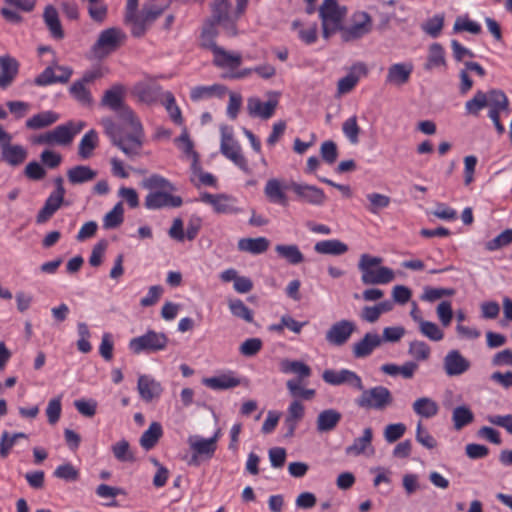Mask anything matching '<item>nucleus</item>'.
I'll return each instance as SVG.
<instances>
[{"label":"nucleus","instance_id":"1","mask_svg":"<svg viewBox=\"0 0 512 512\" xmlns=\"http://www.w3.org/2000/svg\"><path fill=\"white\" fill-rule=\"evenodd\" d=\"M100 107L113 111L120 119L131 127V134L123 137L110 118H103L101 123L105 133L110 137L113 145L118 147L127 157L135 158L140 154L143 146L144 131L140 121L132 110L124 103L123 98H102Z\"/></svg>","mask_w":512,"mask_h":512},{"label":"nucleus","instance_id":"2","mask_svg":"<svg viewBox=\"0 0 512 512\" xmlns=\"http://www.w3.org/2000/svg\"><path fill=\"white\" fill-rule=\"evenodd\" d=\"M248 0H236L233 9L230 0H213L211 14L205 20L201 37H217L223 32L228 37L237 35V21L245 12Z\"/></svg>","mask_w":512,"mask_h":512},{"label":"nucleus","instance_id":"3","mask_svg":"<svg viewBox=\"0 0 512 512\" xmlns=\"http://www.w3.org/2000/svg\"><path fill=\"white\" fill-rule=\"evenodd\" d=\"M216 37H200V45L205 49H209L213 54V64L221 69L228 71L223 74L225 78L240 79L245 77L250 70H242L236 72L242 64V56L239 53L230 52L218 46L215 42Z\"/></svg>","mask_w":512,"mask_h":512},{"label":"nucleus","instance_id":"4","mask_svg":"<svg viewBox=\"0 0 512 512\" xmlns=\"http://www.w3.org/2000/svg\"><path fill=\"white\" fill-rule=\"evenodd\" d=\"M381 257L362 254L358 262L361 272V281L364 285L388 284L395 279L394 271L388 267L380 266Z\"/></svg>","mask_w":512,"mask_h":512},{"label":"nucleus","instance_id":"5","mask_svg":"<svg viewBox=\"0 0 512 512\" xmlns=\"http://www.w3.org/2000/svg\"><path fill=\"white\" fill-rule=\"evenodd\" d=\"M318 12L323 38L329 39L333 33L342 29V23L347 14L345 6H340L336 0H323Z\"/></svg>","mask_w":512,"mask_h":512},{"label":"nucleus","instance_id":"6","mask_svg":"<svg viewBox=\"0 0 512 512\" xmlns=\"http://www.w3.org/2000/svg\"><path fill=\"white\" fill-rule=\"evenodd\" d=\"M85 126L86 123L84 121H69L40 135L37 139V143L68 146L73 142L74 137L79 134Z\"/></svg>","mask_w":512,"mask_h":512},{"label":"nucleus","instance_id":"7","mask_svg":"<svg viewBox=\"0 0 512 512\" xmlns=\"http://www.w3.org/2000/svg\"><path fill=\"white\" fill-rule=\"evenodd\" d=\"M361 394L356 398L355 403L363 409L383 411L393 402L390 390L384 386H375L369 389L363 387Z\"/></svg>","mask_w":512,"mask_h":512},{"label":"nucleus","instance_id":"8","mask_svg":"<svg viewBox=\"0 0 512 512\" xmlns=\"http://www.w3.org/2000/svg\"><path fill=\"white\" fill-rule=\"evenodd\" d=\"M124 32L117 27H111L100 32L97 41L91 48L93 56L103 59L117 50L125 39Z\"/></svg>","mask_w":512,"mask_h":512},{"label":"nucleus","instance_id":"9","mask_svg":"<svg viewBox=\"0 0 512 512\" xmlns=\"http://www.w3.org/2000/svg\"><path fill=\"white\" fill-rule=\"evenodd\" d=\"M168 5L143 4L139 13L128 24L134 37H143L153 23L165 12Z\"/></svg>","mask_w":512,"mask_h":512},{"label":"nucleus","instance_id":"10","mask_svg":"<svg viewBox=\"0 0 512 512\" xmlns=\"http://www.w3.org/2000/svg\"><path fill=\"white\" fill-rule=\"evenodd\" d=\"M167 344L168 338L164 333L149 330L144 335L132 338L129 341V349L134 354L153 353L164 350Z\"/></svg>","mask_w":512,"mask_h":512},{"label":"nucleus","instance_id":"11","mask_svg":"<svg viewBox=\"0 0 512 512\" xmlns=\"http://www.w3.org/2000/svg\"><path fill=\"white\" fill-rule=\"evenodd\" d=\"M221 153L232 162H234L240 169L246 171L247 164L241 153L240 146L234 140L232 129L228 126H221Z\"/></svg>","mask_w":512,"mask_h":512},{"label":"nucleus","instance_id":"12","mask_svg":"<svg viewBox=\"0 0 512 512\" xmlns=\"http://www.w3.org/2000/svg\"><path fill=\"white\" fill-rule=\"evenodd\" d=\"M322 379L327 384L333 386L347 385L354 390L363 389V381L361 377L354 371L349 369L333 370L327 369L322 374Z\"/></svg>","mask_w":512,"mask_h":512},{"label":"nucleus","instance_id":"13","mask_svg":"<svg viewBox=\"0 0 512 512\" xmlns=\"http://www.w3.org/2000/svg\"><path fill=\"white\" fill-rule=\"evenodd\" d=\"M354 23L350 27H344L338 31L341 32V38L344 42L357 40L368 34L372 29V19L367 12L355 13Z\"/></svg>","mask_w":512,"mask_h":512},{"label":"nucleus","instance_id":"14","mask_svg":"<svg viewBox=\"0 0 512 512\" xmlns=\"http://www.w3.org/2000/svg\"><path fill=\"white\" fill-rule=\"evenodd\" d=\"M11 139L6 131L0 133L1 159L10 166H19L25 161L27 151L21 145H12Z\"/></svg>","mask_w":512,"mask_h":512},{"label":"nucleus","instance_id":"15","mask_svg":"<svg viewBox=\"0 0 512 512\" xmlns=\"http://www.w3.org/2000/svg\"><path fill=\"white\" fill-rule=\"evenodd\" d=\"M286 188L293 191L300 201L307 204L321 206L326 201L324 191L313 185L291 182Z\"/></svg>","mask_w":512,"mask_h":512},{"label":"nucleus","instance_id":"16","mask_svg":"<svg viewBox=\"0 0 512 512\" xmlns=\"http://www.w3.org/2000/svg\"><path fill=\"white\" fill-rule=\"evenodd\" d=\"M168 190L153 191L145 197L144 205L147 209L157 210L165 207L177 208L183 203L180 196L169 193Z\"/></svg>","mask_w":512,"mask_h":512},{"label":"nucleus","instance_id":"17","mask_svg":"<svg viewBox=\"0 0 512 512\" xmlns=\"http://www.w3.org/2000/svg\"><path fill=\"white\" fill-rule=\"evenodd\" d=\"M471 367L470 361L460 351L450 350L443 359V369L447 376H460Z\"/></svg>","mask_w":512,"mask_h":512},{"label":"nucleus","instance_id":"18","mask_svg":"<svg viewBox=\"0 0 512 512\" xmlns=\"http://www.w3.org/2000/svg\"><path fill=\"white\" fill-rule=\"evenodd\" d=\"M354 330L355 324L352 321H338L326 332V340L332 345L341 346L348 341Z\"/></svg>","mask_w":512,"mask_h":512},{"label":"nucleus","instance_id":"19","mask_svg":"<svg viewBox=\"0 0 512 512\" xmlns=\"http://www.w3.org/2000/svg\"><path fill=\"white\" fill-rule=\"evenodd\" d=\"M103 75V70L100 67L86 71L79 80L71 85L70 92L75 95L90 96L92 93L91 87L97 80L101 79Z\"/></svg>","mask_w":512,"mask_h":512},{"label":"nucleus","instance_id":"20","mask_svg":"<svg viewBox=\"0 0 512 512\" xmlns=\"http://www.w3.org/2000/svg\"><path fill=\"white\" fill-rule=\"evenodd\" d=\"M72 75V69L65 66L47 67L41 74H39L34 83L39 86H45L52 83L67 82Z\"/></svg>","mask_w":512,"mask_h":512},{"label":"nucleus","instance_id":"21","mask_svg":"<svg viewBox=\"0 0 512 512\" xmlns=\"http://www.w3.org/2000/svg\"><path fill=\"white\" fill-rule=\"evenodd\" d=\"M19 70L18 61L10 55L0 56V87L5 89L13 83Z\"/></svg>","mask_w":512,"mask_h":512},{"label":"nucleus","instance_id":"22","mask_svg":"<svg viewBox=\"0 0 512 512\" xmlns=\"http://www.w3.org/2000/svg\"><path fill=\"white\" fill-rule=\"evenodd\" d=\"M174 143L183 152L184 157L191 160V169L193 173H196L199 170V154L194 150V143L186 128L183 129L179 137L174 139Z\"/></svg>","mask_w":512,"mask_h":512},{"label":"nucleus","instance_id":"23","mask_svg":"<svg viewBox=\"0 0 512 512\" xmlns=\"http://www.w3.org/2000/svg\"><path fill=\"white\" fill-rule=\"evenodd\" d=\"M137 389L140 397L145 402H150L155 398H159L163 391L160 382L148 375L139 376Z\"/></svg>","mask_w":512,"mask_h":512},{"label":"nucleus","instance_id":"24","mask_svg":"<svg viewBox=\"0 0 512 512\" xmlns=\"http://www.w3.org/2000/svg\"><path fill=\"white\" fill-rule=\"evenodd\" d=\"M382 344V338L377 333H366L364 337L353 345V355L356 358H365Z\"/></svg>","mask_w":512,"mask_h":512},{"label":"nucleus","instance_id":"25","mask_svg":"<svg viewBox=\"0 0 512 512\" xmlns=\"http://www.w3.org/2000/svg\"><path fill=\"white\" fill-rule=\"evenodd\" d=\"M367 69L363 63L354 64L348 74L338 81V92L349 93L359 81L360 77L366 75Z\"/></svg>","mask_w":512,"mask_h":512},{"label":"nucleus","instance_id":"26","mask_svg":"<svg viewBox=\"0 0 512 512\" xmlns=\"http://www.w3.org/2000/svg\"><path fill=\"white\" fill-rule=\"evenodd\" d=\"M413 71L411 63H397L388 68L386 82L393 85H403L406 83Z\"/></svg>","mask_w":512,"mask_h":512},{"label":"nucleus","instance_id":"27","mask_svg":"<svg viewBox=\"0 0 512 512\" xmlns=\"http://www.w3.org/2000/svg\"><path fill=\"white\" fill-rule=\"evenodd\" d=\"M43 20L45 25L47 26L50 35L56 40H62L65 36L64 30L62 28L58 11L52 5H48L45 7L43 13Z\"/></svg>","mask_w":512,"mask_h":512},{"label":"nucleus","instance_id":"28","mask_svg":"<svg viewBox=\"0 0 512 512\" xmlns=\"http://www.w3.org/2000/svg\"><path fill=\"white\" fill-rule=\"evenodd\" d=\"M342 415L335 409L321 411L316 420L317 431L320 433L330 432L339 424Z\"/></svg>","mask_w":512,"mask_h":512},{"label":"nucleus","instance_id":"29","mask_svg":"<svg viewBox=\"0 0 512 512\" xmlns=\"http://www.w3.org/2000/svg\"><path fill=\"white\" fill-rule=\"evenodd\" d=\"M303 416L304 406L299 400H294L288 408L287 416L284 421V425L287 428L285 436H293L297 424L303 418Z\"/></svg>","mask_w":512,"mask_h":512},{"label":"nucleus","instance_id":"30","mask_svg":"<svg viewBox=\"0 0 512 512\" xmlns=\"http://www.w3.org/2000/svg\"><path fill=\"white\" fill-rule=\"evenodd\" d=\"M64 197L51 193L46 199L44 206L40 209L36 216V222L43 224L47 222L54 213L61 207Z\"/></svg>","mask_w":512,"mask_h":512},{"label":"nucleus","instance_id":"31","mask_svg":"<svg viewBox=\"0 0 512 512\" xmlns=\"http://www.w3.org/2000/svg\"><path fill=\"white\" fill-rule=\"evenodd\" d=\"M264 194L271 203L282 206L288 205V198L284 193L281 182L276 178H272L266 183Z\"/></svg>","mask_w":512,"mask_h":512},{"label":"nucleus","instance_id":"32","mask_svg":"<svg viewBox=\"0 0 512 512\" xmlns=\"http://www.w3.org/2000/svg\"><path fill=\"white\" fill-rule=\"evenodd\" d=\"M201 201L213 206L217 213H230L233 211V205L231 198L224 194H210L203 193L201 195Z\"/></svg>","mask_w":512,"mask_h":512},{"label":"nucleus","instance_id":"33","mask_svg":"<svg viewBox=\"0 0 512 512\" xmlns=\"http://www.w3.org/2000/svg\"><path fill=\"white\" fill-rule=\"evenodd\" d=\"M219 436V431L211 438L205 439L194 437L189 439L191 449L199 455H206L211 457L216 450V442Z\"/></svg>","mask_w":512,"mask_h":512},{"label":"nucleus","instance_id":"34","mask_svg":"<svg viewBox=\"0 0 512 512\" xmlns=\"http://www.w3.org/2000/svg\"><path fill=\"white\" fill-rule=\"evenodd\" d=\"M372 439L373 430L367 427L363 430L362 436L355 438L353 443L345 448V453L350 456H359L371 446Z\"/></svg>","mask_w":512,"mask_h":512},{"label":"nucleus","instance_id":"35","mask_svg":"<svg viewBox=\"0 0 512 512\" xmlns=\"http://www.w3.org/2000/svg\"><path fill=\"white\" fill-rule=\"evenodd\" d=\"M156 80L145 78L139 81L132 91L134 96H173L170 92L162 93Z\"/></svg>","mask_w":512,"mask_h":512},{"label":"nucleus","instance_id":"36","mask_svg":"<svg viewBox=\"0 0 512 512\" xmlns=\"http://www.w3.org/2000/svg\"><path fill=\"white\" fill-rule=\"evenodd\" d=\"M315 252L324 255H343L348 251V246L337 239L319 241L314 245Z\"/></svg>","mask_w":512,"mask_h":512},{"label":"nucleus","instance_id":"37","mask_svg":"<svg viewBox=\"0 0 512 512\" xmlns=\"http://www.w3.org/2000/svg\"><path fill=\"white\" fill-rule=\"evenodd\" d=\"M97 176V172L88 166L78 165L67 171V178L73 185L83 184L92 181Z\"/></svg>","mask_w":512,"mask_h":512},{"label":"nucleus","instance_id":"38","mask_svg":"<svg viewBox=\"0 0 512 512\" xmlns=\"http://www.w3.org/2000/svg\"><path fill=\"white\" fill-rule=\"evenodd\" d=\"M412 408L417 415L423 418H432L439 411L437 402L429 397H420L416 399Z\"/></svg>","mask_w":512,"mask_h":512},{"label":"nucleus","instance_id":"39","mask_svg":"<svg viewBox=\"0 0 512 512\" xmlns=\"http://www.w3.org/2000/svg\"><path fill=\"white\" fill-rule=\"evenodd\" d=\"M163 435L162 426L159 422H152L149 428L142 434L140 445L145 450L152 449Z\"/></svg>","mask_w":512,"mask_h":512},{"label":"nucleus","instance_id":"40","mask_svg":"<svg viewBox=\"0 0 512 512\" xmlns=\"http://www.w3.org/2000/svg\"><path fill=\"white\" fill-rule=\"evenodd\" d=\"M98 144V135L95 130H89L82 137L79 147L78 154L82 159H88L92 156L93 150Z\"/></svg>","mask_w":512,"mask_h":512},{"label":"nucleus","instance_id":"41","mask_svg":"<svg viewBox=\"0 0 512 512\" xmlns=\"http://www.w3.org/2000/svg\"><path fill=\"white\" fill-rule=\"evenodd\" d=\"M446 65L444 48L439 43H433L429 48L425 69L431 70Z\"/></svg>","mask_w":512,"mask_h":512},{"label":"nucleus","instance_id":"42","mask_svg":"<svg viewBox=\"0 0 512 512\" xmlns=\"http://www.w3.org/2000/svg\"><path fill=\"white\" fill-rule=\"evenodd\" d=\"M59 115L53 111H44L27 120L26 126L30 129H41L58 121Z\"/></svg>","mask_w":512,"mask_h":512},{"label":"nucleus","instance_id":"43","mask_svg":"<svg viewBox=\"0 0 512 512\" xmlns=\"http://www.w3.org/2000/svg\"><path fill=\"white\" fill-rule=\"evenodd\" d=\"M143 188L153 191L168 190L174 191V185L166 178L159 174H152L151 176L144 178L141 182Z\"/></svg>","mask_w":512,"mask_h":512},{"label":"nucleus","instance_id":"44","mask_svg":"<svg viewBox=\"0 0 512 512\" xmlns=\"http://www.w3.org/2000/svg\"><path fill=\"white\" fill-rule=\"evenodd\" d=\"M289 394L295 399L311 400L315 396L314 389H307L302 386L300 379H290L286 382Z\"/></svg>","mask_w":512,"mask_h":512},{"label":"nucleus","instance_id":"45","mask_svg":"<svg viewBox=\"0 0 512 512\" xmlns=\"http://www.w3.org/2000/svg\"><path fill=\"white\" fill-rule=\"evenodd\" d=\"M276 252L282 258L286 259L292 265H297L303 262L304 256L302 252L299 250L297 245H277L275 247Z\"/></svg>","mask_w":512,"mask_h":512},{"label":"nucleus","instance_id":"46","mask_svg":"<svg viewBox=\"0 0 512 512\" xmlns=\"http://www.w3.org/2000/svg\"><path fill=\"white\" fill-rule=\"evenodd\" d=\"M474 420L473 412L467 406H458L452 412V421L456 430H461L463 427L472 423Z\"/></svg>","mask_w":512,"mask_h":512},{"label":"nucleus","instance_id":"47","mask_svg":"<svg viewBox=\"0 0 512 512\" xmlns=\"http://www.w3.org/2000/svg\"><path fill=\"white\" fill-rule=\"evenodd\" d=\"M366 199L369 202L366 209L372 214H378L381 209L387 208L391 203L389 196L376 192L367 194Z\"/></svg>","mask_w":512,"mask_h":512},{"label":"nucleus","instance_id":"48","mask_svg":"<svg viewBox=\"0 0 512 512\" xmlns=\"http://www.w3.org/2000/svg\"><path fill=\"white\" fill-rule=\"evenodd\" d=\"M124 220V209L121 202L117 203L111 211H109L103 219V227L105 229H113L122 224Z\"/></svg>","mask_w":512,"mask_h":512},{"label":"nucleus","instance_id":"49","mask_svg":"<svg viewBox=\"0 0 512 512\" xmlns=\"http://www.w3.org/2000/svg\"><path fill=\"white\" fill-rule=\"evenodd\" d=\"M282 370L285 373L296 374L298 376L297 379H300V381L311 375L310 367L301 361H284L282 363Z\"/></svg>","mask_w":512,"mask_h":512},{"label":"nucleus","instance_id":"50","mask_svg":"<svg viewBox=\"0 0 512 512\" xmlns=\"http://www.w3.org/2000/svg\"><path fill=\"white\" fill-rule=\"evenodd\" d=\"M418 326L421 334L431 341L438 342L444 338L443 331L434 322L423 319Z\"/></svg>","mask_w":512,"mask_h":512},{"label":"nucleus","instance_id":"51","mask_svg":"<svg viewBox=\"0 0 512 512\" xmlns=\"http://www.w3.org/2000/svg\"><path fill=\"white\" fill-rule=\"evenodd\" d=\"M444 26V14H436L422 24V30L429 36L436 38Z\"/></svg>","mask_w":512,"mask_h":512},{"label":"nucleus","instance_id":"52","mask_svg":"<svg viewBox=\"0 0 512 512\" xmlns=\"http://www.w3.org/2000/svg\"><path fill=\"white\" fill-rule=\"evenodd\" d=\"M239 383L238 380H236L233 377L222 375L218 377H211L204 379V384L215 390H222V389H228L237 386Z\"/></svg>","mask_w":512,"mask_h":512},{"label":"nucleus","instance_id":"53","mask_svg":"<svg viewBox=\"0 0 512 512\" xmlns=\"http://www.w3.org/2000/svg\"><path fill=\"white\" fill-rule=\"evenodd\" d=\"M408 353L417 361H426L431 349L424 341L414 340L409 344Z\"/></svg>","mask_w":512,"mask_h":512},{"label":"nucleus","instance_id":"54","mask_svg":"<svg viewBox=\"0 0 512 512\" xmlns=\"http://www.w3.org/2000/svg\"><path fill=\"white\" fill-rule=\"evenodd\" d=\"M462 31H467L471 34H479L481 33V26L477 22L470 20L467 16H459L456 18L453 25V32L459 33Z\"/></svg>","mask_w":512,"mask_h":512},{"label":"nucleus","instance_id":"55","mask_svg":"<svg viewBox=\"0 0 512 512\" xmlns=\"http://www.w3.org/2000/svg\"><path fill=\"white\" fill-rule=\"evenodd\" d=\"M114 457L121 462H131L134 460L130 451V445L126 440H120L112 446Z\"/></svg>","mask_w":512,"mask_h":512},{"label":"nucleus","instance_id":"56","mask_svg":"<svg viewBox=\"0 0 512 512\" xmlns=\"http://www.w3.org/2000/svg\"><path fill=\"white\" fill-rule=\"evenodd\" d=\"M226 88L222 85L214 84L211 86H197L191 90V95L196 96H224Z\"/></svg>","mask_w":512,"mask_h":512},{"label":"nucleus","instance_id":"57","mask_svg":"<svg viewBox=\"0 0 512 512\" xmlns=\"http://www.w3.org/2000/svg\"><path fill=\"white\" fill-rule=\"evenodd\" d=\"M343 133L352 144H357L359 141L360 128L357 124L356 116L348 118L342 126Z\"/></svg>","mask_w":512,"mask_h":512},{"label":"nucleus","instance_id":"58","mask_svg":"<svg viewBox=\"0 0 512 512\" xmlns=\"http://www.w3.org/2000/svg\"><path fill=\"white\" fill-rule=\"evenodd\" d=\"M512 243V229H506L486 243V249L494 251Z\"/></svg>","mask_w":512,"mask_h":512},{"label":"nucleus","instance_id":"59","mask_svg":"<svg viewBox=\"0 0 512 512\" xmlns=\"http://www.w3.org/2000/svg\"><path fill=\"white\" fill-rule=\"evenodd\" d=\"M53 474L65 481H76L79 478V471L70 463L58 466Z\"/></svg>","mask_w":512,"mask_h":512},{"label":"nucleus","instance_id":"60","mask_svg":"<svg viewBox=\"0 0 512 512\" xmlns=\"http://www.w3.org/2000/svg\"><path fill=\"white\" fill-rule=\"evenodd\" d=\"M406 426L403 423L389 424L384 429V438L388 443H394L405 433Z\"/></svg>","mask_w":512,"mask_h":512},{"label":"nucleus","instance_id":"61","mask_svg":"<svg viewBox=\"0 0 512 512\" xmlns=\"http://www.w3.org/2000/svg\"><path fill=\"white\" fill-rule=\"evenodd\" d=\"M76 410L85 417H93L96 414L97 402L93 399H78L74 401Z\"/></svg>","mask_w":512,"mask_h":512},{"label":"nucleus","instance_id":"62","mask_svg":"<svg viewBox=\"0 0 512 512\" xmlns=\"http://www.w3.org/2000/svg\"><path fill=\"white\" fill-rule=\"evenodd\" d=\"M322 159L328 164H333L338 157V149L335 142L328 140L322 143L320 147Z\"/></svg>","mask_w":512,"mask_h":512},{"label":"nucleus","instance_id":"63","mask_svg":"<svg viewBox=\"0 0 512 512\" xmlns=\"http://www.w3.org/2000/svg\"><path fill=\"white\" fill-rule=\"evenodd\" d=\"M229 308L233 315L244 319L247 322L253 321V313L241 300H233L229 302Z\"/></svg>","mask_w":512,"mask_h":512},{"label":"nucleus","instance_id":"64","mask_svg":"<svg viewBox=\"0 0 512 512\" xmlns=\"http://www.w3.org/2000/svg\"><path fill=\"white\" fill-rule=\"evenodd\" d=\"M107 6L101 1L88 4V14L92 20L102 23L107 17Z\"/></svg>","mask_w":512,"mask_h":512}]
</instances>
